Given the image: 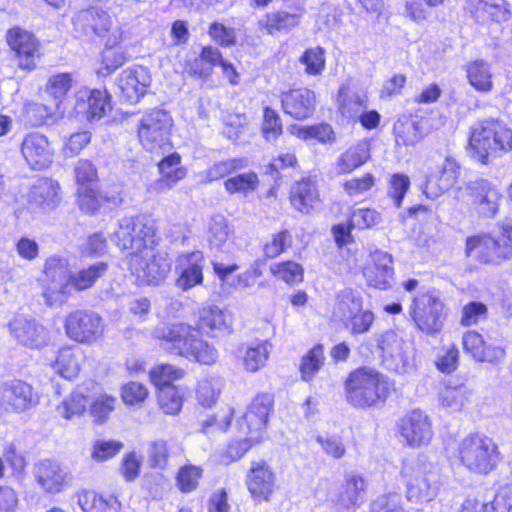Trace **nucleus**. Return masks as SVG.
<instances>
[{"label":"nucleus","instance_id":"f257e3e1","mask_svg":"<svg viewBox=\"0 0 512 512\" xmlns=\"http://www.w3.org/2000/svg\"><path fill=\"white\" fill-rule=\"evenodd\" d=\"M108 271V264L100 261L71 273L67 258L53 255L44 264L42 296L48 306L59 307L66 302L72 289L91 288Z\"/></svg>","mask_w":512,"mask_h":512},{"label":"nucleus","instance_id":"f03ea898","mask_svg":"<svg viewBox=\"0 0 512 512\" xmlns=\"http://www.w3.org/2000/svg\"><path fill=\"white\" fill-rule=\"evenodd\" d=\"M200 331L186 323L158 326L154 336L169 352L194 360L200 364L213 365L218 359L216 347L199 336Z\"/></svg>","mask_w":512,"mask_h":512},{"label":"nucleus","instance_id":"7ed1b4c3","mask_svg":"<svg viewBox=\"0 0 512 512\" xmlns=\"http://www.w3.org/2000/svg\"><path fill=\"white\" fill-rule=\"evenodd\" d=\"M200 331L186 323L158 326L154 336L169 352L194 360L200 364L213 365L218 359L216 347L199 336Z\"/></svg>","mask_w":512,"mask_h":512},{"label":"nucleus","instance_id":"20e7f679","mask_svg":"<svg viewBox=\"0 0 512 512\" xmlns=\"http://www.w3.org/2000/svg\"><path fill=\"white\" fill-rule=\"evenodd\" d=\"M469 146L472 157L487 164L490 157L512 150V130L496 119L478 122L471 129Z\"/></svg>","mask_w":512,"mask_h":512},{"label":"nucleus","instance_id":"39448f33","mask_svg":"<svg viewBox=\"0 0 512 512\" xmlns=\"http://www.w3.org/2000/svg\"><path fill=\"white\" fill-rule=\"evenodd\" d=\"M347 401L355 407H370L384 401L392 383L377 370L361 367L350 372L345 381Z\"/></svg>","mask_w":512,"mask_h":512},{"label":"nucleus","instance_id":"423d86ee","mask_svg":"<svg viewBox=\"0 0 512 512\" xmlns=\"http://www.w3.org/2000/svg\"><path fill=\"white\" fill-rule=\"evenodd\" d=\"M458 457L470 472L487 475L495 469L500 453L492 438L482 434H470L459 442Z\"/></svg>","mask_w":512,"mask_h":512},{"label":"nucleus","instance_id":"0eeeda50","mask_svg":"<svg viewBox=\"0 0 512 512\" xmlns=\"http://www.w3.org/2000/svg\"><path fill=\"white\" fill-rule=\"evenodd\" d=\"M403 473L409 478L407 500L422 504L432 501L439 491V469L421 455L416 460L406 463Z\"/></svg>","mask_w":512,"mask_h":512},{"label":"nucleus","instance_id":"6e6552de","mask_svg":"<svg viewBox=\"0 0 512 512\" xmlns=\"http://www.w3.org/2000/svg\"><path fill=\"white\" fill-rule=\"evenodd\" d=\"M152 247L139 253H129L126 264L135 277L138 285H160L169 275L172 268V259L164 251L153 252Z\"/></svg>","mask_w":512,"mask_h":512},{"label":"nucleus","instance_id":"1a4fd4ad","mask_svg":"<svg viewBox=\"0 0 512 512\" xmlns=\"http://www.w3.org/2000/svg\"><path fill=\"white\" fill-rule=\"evenodd\" d=\"M154 225L144 221L140 217H123L110 233V239L121 250H129L130 253L145 251L155 245Z\"/></svg>","mask_w":512,"mask_h":512},{"label":"nucleus","instance_id":"9d476101","mask_svg":"<svg viewBox=\"0 0 512 512\" xmlns=\"http://www.w3.org/2000/svg\"><path fill=\"white\" fill-rule=\"evenodd\" d=\"M172 125L171 116L164 110L153 109L145 113L138 125V137L143 148L151 152L168 149Z\"/></svg>","mask_w":512,"mask_h":512},{"label":"nucleus","instance_id":"9b49d317","mask_svg":"<svg viewBox=\"0 0 512 512\" xmlns=\"http://www.w3.org/2000/svg\"><path fill=\"white\" fill-rule=\"evenodd\" d=\"M410 313L419 330L427 334L438 333L443 327L444 304L434 290L423 291L416 296Z\"/></svg>","mask_w":512,"mask_h":512},{"label":"nucleus","instance_id":"f8f14e48","mask_svg":"<svg viewBox=\"0 0 512 512\" xmlns=\"http://www.w3.org/2000/svg\"><path fill=\"white\" fill-rule=\"evenodd\" d=\"M39 400L38 393L25 381L14 379L0 386V406L6 412H27L35 408Z\"/></svg>","mask_w":512,"mask_h":512},{"label":"nucleus","instance_id":"ddd939ff","mask_svg":"<svg viewBox=\"0 0 512 512\" xmlns=\"http://www.w3.org/2000/svg\"><path fill=\"white\" fill-rule=\"evenodd\" d=\"M8 329L18 344L29 349H41L49 342L48 330L28 314H15L8 323Z\"/></svg>","mask_w":512,"mask_h":512},{"label":"nucleus","instance_id":"4468645a","mask_svg":"<svg viewBox=\"0 0 512 512\" xmlns=\"http://www.w3.org/2000/svg\"><path fill=\"white\" fill-rule=\"evenodd\" d=\"M68 337L80 343L96 341L103 333V319L96 312L77 310L71 312L65 321Z\"/></svg>","mask_w":512,"mask_h":512},{"label":"nucleus","instance_id":"2eb2a0df","mask_svg":"<svg viewBox=\"0 0 512 512\" xmlns=\"http://www.w3.org/2000/svg\"><path fill=\"white\" fill-rule=\"evenodd\" d=\"M246 486L255 503L269 502L277 488L276 474L265 461H252L246 475Z\"/></svg>","mask_w":512,"mask_h":512},{"label":"nucleus","instance_id":"dca6fc26","mask_svg":"<svg viewBox=\"0 0 512 512\" xmlns=\"http://www.w3.org/2000/svg\"><path fill=\"white\" fill-rule=\"evenodd\" d=\"M460 175V167L450 157L440 164L429 163L423 192L427 197L434 199L452 188Z\"/></svg>","mask_w":512,"mask_h":512},{"label":"nucleus","instance_id":"f3484780","mask_svg":"<svg viewBox=\"0 0 512 512\" xmlns=\"http://www.w3.org/2000/svg\"><path fill=\"white\" fill-rule=\"evenodd\" d=\"M196 330L210 337L229 334L232 331V316L227 310L214 304H205L195 313Z\"/></svg>","mask_w":512,"mask_h":512},{"label":"nucleus","instance_id":"a211bd4d","mask_svg":"<svg viewBox=\"0 0 512 512\" xmlns=\"http://www.w3.org/2000/svg\"><path fill=\"white\" fill-rule=\"evenodd\" d=\"M21 153L34 170H42L50 166L54 159V148L48 138L39 132L25 135L21 143Z\"/></svg>","mask_w":512,"mask_h":512},{"label":"nucleus","instance_id":"6ab92c4d","mask_svg":"<svg viewBox=\"0 0 512 512\" xmlns=\"http://www.w3.org/2000/svg\"><path fill=\"white\" fill-rule=\"evenodd\" d=\"M466 253L483 263H495L512 256V247L489 236H474L467 239Z\"/></svg>","mask_w":512,"mask_h":512},{"label":"nucleus","instance_id":"aec40b11","mask_svg":"<svg viewBox=\"0 0 512 512\" xmlns=\"http://www.w3.org/2000/svg\"><path fill=\"white\" fill-rule=\"evenodd\" d=\"M272 403L273 399L270 394H258L248 406L241 420H239L240 430L249 434V436H259V441H261Z\"/></svg>","mask_w":512,"mask_h":512},{"label":"nucleus","instance_id":"412c9836","mask_svg":"<svg viewBox=\"0 0 512 512\" xmlns=\"http://www.w3.org/2000/svg\"><path fill=\"white\" fill-rule=\"evenodd\" d=\"M7 42L15 51L20 68L35 69L36 60L41 56V52L39 42L32 33L20 28H12L7 32Z\"/></svg>","mask_w":512,"mask_h":512},{"label":"nucleus","instance_id":"4be33fe9","mask_svg":"<svg viewBox=\"0 0 512 512\" xmlns=\"http://www.w3.org/2000/svg\"><path fill=\"white\" fill-rule=\"evenodd\" d=\"M202 252L193 251L179 254L175 260V285L182 291H187L203 282Z\"/></svg>","mask_w":512,"mask_h":512},{"label":"nucleus","instance_id":"5701e85b","mask_svg":"<svg viewBox=\"0 0 512 512\" xmlns=\"http://www.w3.org/2000/svg\"><path fill=\"white\" fill-rule=\"evenodd\" d=\"M399 427L402 438L411 447L427 445L433 436L429 418L421 410H413L404 416Z\"/></svg>","mask_w":512,"mask_h":512},{"label":"nucleus","instance_id":"b1692460","mask_svg":"<svg viewBox=\"0 0 512 512\" xmlns=\"http://www.w3.org/2000/svg\"><path fill=\"white\" fill-rule=\"evenodd\" d=\"M151 84V76L147 68L134 66L121 72L117 86L121 98L130 103H137Z\"/></svg>","mask_w":512,"mask_h":512},{"label":"nucleus","instance_id":"393cba45","mask_svg":"<svg viewBox=\"0 0 512 512\" xmlns=\"http://www.w3.org/2000/svg\"><path fill=\"white\" fill-rule=\"evenodd\" d=\"M112 18L104 10L96 7L79 11L73 18V24L76 31L85 36L97 35L104 37L111 34Z\"/></svg>","mask_w":512,"mask_h":512},{"label":"nucleus","instance_id":"a878e982","mask_svg":"<svg viewBox=\"0 0 512 512\" xmlns=\"http://www.w3.org/2000/svg\"><path fill=\"white\" fill-rule=\"evenodd\" d=\"M111 109L105 91L82 89L76 95L75 111L89 122L101 119Z\"/></svg>","mask_w":512,"mask_h":512},{"label":"nucleus","instance_id":"bb28decb","mask_svg":"<svg viewBox=\"0 0 512 512\" xmlns=\"http://www.w3.org/2000/svg\"><path fill=\"white\" fill-rule=\"evenodd\" d=\"M462 344L464 351L479 362L497 364L506 355L505 348L502 345L487 343L482 335L474 330H469L463 334Z\"/></svg>","mask_w":512,"mask_h":512},{"label":"nucleus","instance_id":"cd10ccee","mask_svg":"<svg viewBox=\"0 0 512 512\" xmlns=\"http://www.w3.org/2000/svg\"><path fill=\"white\" fill-rule=\"evenodd\" d=\"M35 476L41 487L51 494L62 492L72 482L71 473L59 463L43 460L35 468Z\"/></svg>","mask_w":512,"mask_h":512},{"label":"nucleus","instance_id":"c85d7f7f","mask_svg":"<svg viewBox=\"0 0 512 512\" xmlns=\"http://www.w3.org/2000/svg\"><path fill=\"white\" fill-rule=\"evenodd\" d=\"M284 112L301 120L310 117L315 109V93L307 88L291 89L282 95Z\"/></svg>","mask_w":512,"mask_h":512},{"label":"nucleus","instance_id":"c756f323","mask_svg":"<svg viewBox=\"0 0 512 512\" xmlns=\"http://www.w3.org/2000/svg\"><path fill=\"white\" fill-rule=\"evenodd\" d=\"M467 9L478 22H506L511 18L506 0H468Z\"/></svg>","mask_w":512,"mask_h":512},{"label":"nucleus","instance_id":"7c9ffc66","mask_svg":"<svg viewBox=\"0 0 512 512\" xmlns=\"http://www.w3.org/2000/svg\"><path fill=\"white\" fill-rule=\"evenodd\" d=\"M378 346L383 353V359L388 368L399 370L407 362V343L396 331L384 332L378 340Z\"/></svg>","mask_w":512,"mask_h":512},{"label":"nucleus","instance_id":"2f4dec72","mask_svg":"<svg viewBox=\"0 0 512 512\" xmlns=\"http://www.w3.org/2000/svg\"><path fill=\"white\" fill-rule=\"evenodd\" d=\"M472 205L483 216L491 217L498 210L501 194L489 181L480 179L471 186Z\"/></svg>","mask_w":512,"mask_h":512},{"label":"nucleus","instance_id":"473e14b6","mask_svg":"<svg viewBox=\"0 0 512 512\" xmlns=\"http://www.w3.org/2000/svg\"><path fill=\"white\" fill-rule=\"evenodd\" d=\"M367 485L366 479L360 474L348 473L338 494L337 505L346 510L356 509L365 501Z\"/></svg>","mask_w":512,"mask_h":512},{"label":"nucleus","instance_id":"72a5a7b5","mask_svg":"<svg viewBox=\"0 0 512 512\" xmlns=\"http://www.w3.org/2000/svg\"><path fill=\"white\" fill-rule=\"evenodd\" d=\"M372 257L373 264L364 269L363 275L370 286L384 290L393 276L392 257L383 251L375 252Z\"/></svg>","mask_w":512,"mask_h":512},{"label":"nucleus","instance_id":"f704fd0d","mask_svg":"<svg viewBox=\"0 0 512 512\" xmlns=\"http://www.w3.org/2000/svg\"><path fill=\"white\" fill-rule=\"evenodd\" d=\"M272 344L268 340H257L244 344L240 348V358L245 371L256 373L264 368L272 351Z\"/></svg>","mask_w":512,"mask_h":512},{"label":"nucleus","instance_id":"c9c22d12","mask_svg":"<svg viewBox=\"0 0 512 512\" xmlns=\"http://www.w3.org/2000/svg\"><path fill=\"white\" fill-rule=\"evenodd\" d=\"M321 199L315 181L302 179L291 190V204L301 213H309L320 206Z\"/></svg>","mask_w":512,"mask_h":512},{"label":"nucleus","instance_id":"e433bc0d","mask_svg":"<svg viewBox=\"0 0 512 512\" xmlns=\"http://www.w3.org/2000/svg\"><path fill=\"white\" fill-rule=\"evenodd\" d=\"M180 164L181 157L178 153H171L159 162L158 167L162 177L154 183L155 190L161 193L166 192L185 178L186 169Z\"/></svg>","mask_w":512,"mask_h":512},{"label":"nucleus","instance_id":"4c0bfd02","mask_svg":"<svg viewBox=\"0 0 512 512\" xmlns=\"http://www.w3.org/2000/svg\"><path fill=\"white\" fill-rule=\"evenodd\" d=\"M60 199V186L55 180L41 178L30 189V202L40 208L53 209Z\"/></svg>","mask_w":512,"mask_h":512},{"label":"nucleus","instance_id":"58836bf2","mask_svg":"<svg viewBox=\"0 0 512 512\" xmlns=\"http://www.w3.org/2000/svg\"><path fill=\"white\" fill-rule=\"evenodd\" d=\"M370 157L369 144L367 141H359L350 146L336 160L335 169L337 174H348L362 166Z\"/></svg>","mask_w":512,"mask_h":512},{"label":"nucleus","instance_id":"ea45409f","mask_svg":"<svg viewBox=\"0 0 512 512\" xmlns=\"http://www.w3.org/2000/svg\"><path fill=\"white\" fill-rule=\"evenodd\" d=\"M78 504L83 512H120L121 503L114 495L82 491L78 494Z\"/></svg>","mask_w":512,"mask_h":512},{"label":"nucleus","instance_id":"a19ab883","mask_svg":"<svg viewBox=\"0 0 512 512\" xmlns=\"http://www.w3.org/2000/svg\"><path fill=\"white\" fill-rule=\"evenodd\" d=\"M221 58L222 54L218 48L205 46L197 57L188 61V72L199 78H208L212 74L213 68L219 66Z\"/></svg>","mask_w":512,"mask_h":512},{"label":"nucleus","instance_id":"79ce46f5","mask_svg":"<svg viewBox=\"0 0 512 512\" xmlns=\"http://www.w3.org/2000/svg\"><path fill=\"white\" fill-rule=\"evenodd\" d=\"M122 41V31L119 27L107 36L105 42V50L102 54V61L105 66V74H110L127 61L126 53L116 46Z\"/></svg>","mask_w":512,"mask_h":512},{"label":"nucleus","instance_id":"37998d69","mask_svg":"<svg viewBox=\"0 0 512 512\" xmlns=\"http://www.w3.org/2000/svg\"><path fill=\"white\" fill-rule=\"evenodd\" d=\"M83 356L78 348L64 347L58 351L53 369L66 379L76 377L80 371Z\"/></svg>","mask_w":512,"mask_h":512},{"label":"nucleus","instance_id":"c03bdc74","mask_svg":"<svg viewBox=\"0 0 512 512\" xmlns=\"http://www.w3.org/2000/svg\"><path fill=\"white\" fill-rule=\"evenodd\" d=\"M466 73L469 84L478 92L488 93L493 89V74L488 62L472 61L467 64Z\"/></svg>","mask_w":512,"mask_h":512},{"label":"nucleus","instance_id":"a18cd8bd","mask_svg":"<svg viewBox=\"0 0 512 512\" xmlns=\"http://www.w3.org/2000/svg\"><path fill=\"white\" fill-rule=\"evenodd\" d=\"M362 298L360 293L352 289H345L337 296L333 315L335 318L347 322L362 309Z\"/></svg>","mask_w":512,"mask_h":512},{"label":"nucleus","instance_id":"49530a36","mask_svg":"<svg viewBox=\"0 0 512 512\" xmlns=\"http://www.w3.org/2000/svg\"><path fill=\"white\" fill-rule=\"evenodd\" d=\"M298 24L299 15L286 11L268 13L259 21L260 28L265 29L269 35L288 32Z\"/></svg>","mask_w":512,"mask_h":512},{"label":"nucleus","instance_id":"de8ad7c7","mask_svg":"<svg viewBox=\"0 0 512 512\" xmlns=\"http://www.w3.org/2000/svg\"><path fill=\"white\" fill-rule=\"evenodd\" d=\"M472 394L465 385L445 386L439 392V403L450 411H460L470 402Z\"/></svg>","mask_w":512,"mask_h":512},{"label":"nucleus","instance_id":"09e8293b","mask_svg":"<svg viewBox=\"0 0 512 512\" xmlns=\"http://www.w3.org/2000/svg\"><path fill=\"white\" fill-rule=\"evenodd\" d=\"M259 186L258 175L253 171L236 174L224 182V188L229 194L247 196L257 190Z\"/></svg>","mask_w":512,"mask_h":512},{"label":"nucleus","instance_id":"8fccbe9b","mask_svg":"<svg viewBox=\"0 0 512 512\" xmlns=\"http://www.w3.org/2000/svg\"><path fill=\"white\" fill-rule=\"evenodd\" d=\"M223 382L218 376L207 375L198 381L196 397L202 406L210 407L218 399Z\"/></svg>","mask_w":512,"mask_h":512},{"label":"nucleus","instance_id":"3c124183","mask_svg":"<svg viewBox=\"0 0 512 512\" xmlns=\"http://www.w3.org/2000/svg\"><path fill=\"white\" fill-rule=\"evenodd\" d=\"M288 131L291 135L305 141L316 139L320 143H328L334 140V132L329 124H319L314 126L293 124L289 126Z\"/></svg>","mask_w":512,"mask_h":512},{"label":"nucleus","instance_id":"603ef678","mask_svg":"<svg viewBox=\"0 0 512 512\" xmlns=\"http://www.w3.org/2000/svg\"><path fill=\"white\" fill-rule=\"evenodd\" d=\"M339 111L342 116L349 119H356L367 107V98L358 93H349L344 89L339 91L338 95Z\"/></svg>","mask_w":512,"mask_h":512},{"label":"nucleus","instance_id":"864d4df0","mask_svg":"<svg viewBox=\"0 0 512 512\" xmlns=\"http://www.w3.org/2000/svg\"><path fill=\"white\" fill-rule=\"evenodd\" d=\"M185 370L171 364H159L154 366L149 377L154 386L159 390L166 386H173L172 383L183 378Z\"/></svg>","mask_w":512,"mask_h":512},{"label":"nucleus","instance_id":"5fc2aeb1","mask_svg":"<svg viewBox=\"0 0 512 512\" xmlns=\"http://www.w3.org/2000/svg\"><path fill=\"white\" fill-rule=\"evenodd\" d=\"M244 167L241 159H227L214 163L205 171L199 174L202 183H211L225 176H229Z\"/></svg>","mask_w":512,"mask_h":512},{"label":"nucleus","instance_id":"6e6d98bb","mask_svg":"<svg viewBox=\"0 0 512 512\" xmlns=\"http://www.w3.org/2000/svg\"><path fill=\"white\" fill-rule=\"evenodd\" d=\"M78 194L80 209L90 214L98 211L103 202H111L112 204L118 203L117 196L108 197L91 187H80Z\"/></svg>","mask_w":512,"mask_h":512},{"label":"nucleus","instance_id":"4d7b16f0","mask_svg":"<svg viewBox=\"0 0 512 512\" xmlns=\"http://www.w3.org/2000/svg\"><path fill=\"white\" fill-rule=\"evenodd\" d=\"M325 361L324 348L321 344L310 349L301 359L300 373L304 381H311Z\"/></svg>","mask_w":512,"mask_h":512},{"label":"nucleus","instance_id":"13d9d810","mask_svg":"<svg viewBox=\"0 0 512 512\" xmlns=\"http://www.w3.org/2000/svg\"><path fill=\"white\" fill-rule=\"evenodd\" d=\"M270 272L275 278L289 285L300 283L304 278L302 265L295 261L274 263L270 266Z\"/></svg>","mask_w":512,"mask_h":512},{"label":"nucleus","instance_id":"bf43d9fd","mask_svg":"<svg viewBox=\"0 0 512 512\" xmlns=\"http://www.w3.org/2000/svg\"><path fill=\"white\" fill-rule=\"evenodd\" d=\"M72 76L68 73L52 75L47 84L46 92L54 100V105L60 109L63 99L72 87Z\"/></svg>","mask_w":512,"mask_h":512},{"label":"nucleus","instance_id":"052dcab7","mask_svg":"<svg viewBox=\"0 0 512 512\" xmlns=\"http://www.w3.org/2000/svg\"><path fill=\"white\" fill-rule=\"evenodd\" d=\"M394 131L397 144L405 146H413L423 138V132L416 121H399L395 124Z\"/></svg>","mask_w":512,"mask_h":512},{"label":"nucleus","instance_id":"680f3d73","mask_svg":"<svg viewBox=\"0 0 512 512\" xmlns=\"http://www.w3.org/2000/svg\"><path fill=\"white\" fill-rule=\"evenodd\" d=\"M228 220L222 215H215L209 223L208 241L211 247L221 249L229 238Z\"/></svg>","mask_w":512,"mask_h":512},{"label":"nucleus","instance_id":"e2e57ef3","mask_svg":"<svg viewBox=\"0 0 512 512\" xmlns=\"http://www.w3.org/2000/svg\"><path fill=\"white\" fill-rule=\"evenodd\" d=\"M203 470L200 466L187 464L182 466L176 477L177 486L183 493H190L198 487Z\"/></svg>","mask_w":512,"mask_h":512},{"label":"nucleus","instance_id":"0e129e2a","mask_svg":"<svg viewBox=\"0 0 512 512\" xmlns=\"http://www.w3.org/2000/svg\"><path fill=\"white\" fill-rule=\"evenodd\" d=\"M158 403L160 409L168 415H175L182 408V398L175 386H166L159 390Z\"/></svg>","mask_w":512,"mask_h":512},{"label":"nucleus","instance_id":"69168bd1","mask_svg":"<svg viewBox=\"0 0 512 512\" xmlns=\"http://www.w3.org/2000/svg\"><path fill=\"white\" fill-rule=\"evenodd\" d=\"M305 66V72L311 76H318L325 68V52L321 47L307 49L300 58Z\"/></svg>","mask_w":512,"mask_h":512},{"label":"nucleus","instance_id":"338daca9","mask_svg":"<svg viewBox=\"0 0 512 512\" xmlns=\"http://www.w3.org/2000/svg\"><path fill=\"white\" fill-rule=\"evenodd\" d=\"M381 220L380 214L371 208L354 209L349 218V228L368 229L377 225Z\"/></svg>","mask_w":512,"mask_h":512},{"label":"nucleus","instance_id":"774afa93","mask_svg":"<svg viewBox=\"0 0 512 512\" xmlns=\"http://www.w3.org/2000/svg\"><path fill=\"white\" fill-rule=\"evenodd\" d=\"M87 406V399L79 393H73L58 405V413L65 419H72L84 413Z\"/></svg>","mask_w":512,"mask_h":512}]
</instances>
